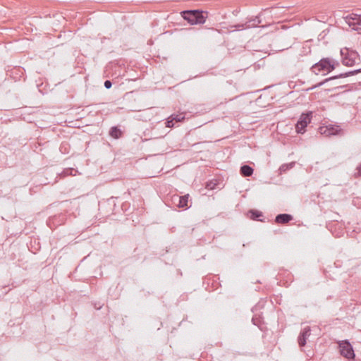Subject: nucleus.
I'll list each match as a JSON object with an SVG mask.
<instances>
[{
  "instance_id": "5",
  "label": "nucleus",
  "mask_w": 361,
  "mask_h": 361,
  "mask_svg": "<svg viewBox=\"0 0 361 361\" xmlns=\"http://www.w3.org/2000/svg\"><path fill=\"white\" fill-rule=\"evenodd\" d=\"M361 73V68L353 70V71H348V72H345V73H340V74L336 75H334V76L327 78L324 79V80L321 81L320 82H319V83L312 86L311 87L308 88L307 90V91L312 90H314V89H316L317 87H321L322 85H324L325 83H326L329 81H331V80H336V79H339V78H347V77H349V76L355 75H356L357 73Z\"/></svg>"
},
{
  "instance_id": "25",
  "label": "nucleus",
  "mask_w": 361,
  "mask_h": 361,
  "mask_svg": "<svg viewBox=\"0 0 361 361\" xmlns=\"http://www.w3.org/2000/svg\"><path fill=\"white\" fill-rule=\"evenodd\" d=\"M360 26H361V16H360V23H359V25H358L359 27H360Z\"/></svg>"
},
{
  "instance_id": "16",
  "label": "nucleus",
  "mask_w": 361,
  "mask_h": 361,
  "mask_svg": "<svg viewBox=\"0 0 361 361\" xmlns=\"http://www.w3.org/2000/svg\"><path fill=\"white\" fill-rule=\"evenodd\" d=\"M248 213L250 214V219L255 221H261L262 220L259 219V217L263 216V214L260 211H257L255 209H250Z\"/></svg>"
},
{
  "instance_id": "22",
  "label": "nucleus",
  "mask_w": 361,
  "mask_h": 361,
  "mask_svg": "<svg viewBox=\"0 0 361 361\" xmlns=\"http://www.w3.org/2000/svg\"><path fill=\"white\" fill-rule=\"evenodd\" d=\"M356 170L357 171L355 173V177L357 178L361 176V164L357 166Z\"/></svg>"
},
{
  "instance_id": "7",
  "label": "nucleus",
  "mask_w": 361,
  "mask_h": 361,
  "mask_svg": "<svg viewBox=\"0 0 361 361\" xmlns=\"http://www.w3.org/2000/svg\"><path fill=\"white\" fill-rule=\"evenodd\" d=\"M320 133L325 136L329 137L331 135H339L342 134L343 130L339 126L329 125L326 126H322L319 128Z\"/></svg>"
},
{
  "instance_id": "13",
  "label": "nucleus",
  "mask_w": 361,
  "mask_h": 361,
  "mask_svg": "<svg viewBox=\"0 0 361 361\" xmlns=\"http://www.w3.org/2000/svg\"><path fill=\"white\" fill-rule=\"evenodd\" d=\"M123 135L122 130L118 126H113L110 128L109 135L114 139L120 138Z\"/></svg>"
},
{
  "instance_id": "21",
  "label": "nucleus",
  "mask_w": 361,
  "mask_h": 361,
  "mask_svg": "<svg viewBox=\"0 0 361 361\" xmlns=\"http://www.w3.org/2000/svg\"><path fill=\"white\" fill-rule=\"evenodd\" d=\"M104 86L106 89H110L112 86V82L111 80H106L104 81Z\"/></svg>"
},
{
  "instance_id": "2",
  "label": "nucleus",
  "mask_w": 361,
  "mask_h": 361,
  "mask_svg": "<svg viewBox=\"0 0 361 361\" xmlns=\"http://www.w3.org/2000/svg\"><path fill=\"white\" fill-rule=\"evenodd\" d=\"M182 17L190 25L203 24L206 16L202 11L187 10L182 12Z\"/></svg>"
},
{
  "instance_id": "19",
  "label": "nucleus",
  "mask_w": 361,
  "mask_h": 361,
  "mask_svg": "<svg viewBox=\"0 0 361 361\" xmlns=\"http://www.w3.org/2000/svg\"><path fill=\"white\" fill-rule=\"evenodd\" d=\"M252 322L254 325L259 326L261 324V318L259 317L254 316L252 319Z\"/></svg>"
},
{
  "instance_id": "18",
  "label": "nucleus",
  "mask_w": 361,
  "mask_h": 361,
  "mask_svg": "<svg viewBox=\"0 0 361 361\" xmlns=\"http://www.w3.org/2000/svg\"><path fill=\"white\" fill-rule=\"evenodd\" d=\"M247 23L246 22L245 23H238V24L231 25V27L234 28V30H242L247 28Z\"/></svg>"
},
{
  "instance_id": "24",
  "label": "nucleus",
  "mask_w": 361,
  "mask_h": 361,
  "mask_svg": "<svg viewBox=\"0 0 361 361\" xmlns=\"http://www.w3.org/2000/svg\"><path fill=\"white\" fill-rule=\"evenodd\" d=\"M66 145V144H64V143H62V144H61V147H60V150H61V152H63V147H65Z\"/></svg>"
},
{
  "instance_id": "1",
  "label": "nucleus",
  "mask_w": 361,
  "mask_h": 361,
  "mask_svg": "<svg viewBox=\"0 0 361 361\" xmlns=\"http://www.w3.org/2000/svg\"><path fill=\"white\" fill-rule=\"evenodd\" d=\"M339 63L330 58H322L317 63L310 68V70L315 75L322 74L326 75L333 71Z\"/></svg>"
},
{
  "instance_id": "8",
  "label": "nucleus",
  "mask_w": 361,
  "mask_h": 361,
  "mask_svg": "<svg viewBox=\"0 0 361 361\" xmlns=\"http://www.w3.org/2000/svg\"><path fill=\"white\" fill-rule=\"evenodd\" d=\"M360 15L357 14H350L345 17V22L348 24L350 27H351L354 30H360L358 27L360 20Z\"/></svg>"
},
{
  "instance_id": "4",
  "label": "nucleus",
  "mask_w": 361,
  "mask_h": 361,
  "mask_svg": "<svg viewBox=\"0 0 361 361\" xmlns=\"http://www.w3.org/2000/svg\"><path fill=\"white\" fill-rule=\"evenodd\" d=\"M312 118V112L307 111L306 113H302L297 123L295 125V130L298 133L303 134L305 132V128L307 125L311 122Z\"/></svg>"
},
{
  "instance_id": "3",
  "label": "nucleus",
  "mask_w": 361,
  "mask_h": 361,
  "mask_svg": "<svg viewBox=\"0 0 361 361\" xmlns=\"http://www.w3.org/2000/svg\"><path fill=\"white\" fill-rule=\"evenodd\" d=\"M341 55L342 63L345 66H353L357 63V61L360 60L358 53L348 48L341 49Z\"/></svg>"
},
{
  "instance_id": "10",
  "label": "nucleus",
  "mask_w": 361,
  "mask_h": 361,
  "mask_svg": "<svg viewBox=\"0 0 361 361\" xmlns=\"http://www.w3.org/2000/svg\"><path fill=\"white\" fill-rule=\"evenodd\" d=\"M310 331H311L310 327L306 326L300 333L298 338V344L300 347L305 345V344L307 343V338L310 335Z\"/></svg>"
},
{
  "instance_id": "14",
  "label": "nucleus",
  "mask_w": 361,
  "mask_h": 361,
  "mask_svg": "<svg viewBox=\"0 0 361 361\" xmlns=\"http://www.w3.org/2000/svg\"><path fill=\"white\" fill-rule=\"evenodd\" d=\"M261 19L259 16L250 18L247 21V27H256L259 23H261Z\"/></svg>"
},
{
  "instance_id": "23",
  "label": "nucleus",
  "mask_w": 361,
  "mask_h": 361,
  "mask_svg": "<svg viewBox=\"0 0 361 361\" xmlns=\"http://www.w3.org/2000/svg\"><path fill=\"white\" fill-rule=\"evenodd\" d=\"M215 183H207V185H206V188L209 189V190H213L215 188Z\"/></svg>"
},
{
  "instance_id": "6",
  "label": "nucleus",
  "mask_w": 361,
  "mask_h": 361,
  "mask_svg": "<svg viewBox=\"0 0 361 361\" xmlns=\"http://www.w3.org/2000/svg\"><path fill=\"white\" fill-rule=\"evenodd\" d=\"M339 351L341 355L347 359H353L355 353L352 345L347 340L343 341L338 344Z\"/></svg>"
},
{
  "instance_id": "11",
  "label": "nucleus",
  "mask_w": 361,
  "mask_h": 361,
  "mask_svg": "<svg viewBox=\"0 0 361 361\" xmlns=\"http://www.w3.org/2000/svg\"><path fill=\"white\" fill-rule=\"evenodd\" d=\"M293 217L289 214H279L275 217V222L279 224H285L293 220Z\"/></svg>"
},
{
  "instance_id": "9",
  "label": "nucleus",
  "mask_w": 361,
  "mask_h": 361,
  "mask_svg": "<svg viewBox=\"0 0 361 361\" xmlns=\"http://www.w3.org/2000/svg\"><path fill=\"white\" fill-rule=\"evenodd\" d=\"M185 119L184 114H172L171 115L166 121V126L167 128H173L175 124L178 122H181Z\"/></svg>"
},
{
  "instance_id": "15",
  "label": "nucleus",
  "mask_w": 361,
  "mask_h": 361,
  "mask_svg": "<svg viewBox=\"0 0 361 361\" xmlns=\"http://www.w3.org/2000/svg\"><path fill=\"white\" fill-rule=\"evenodd\" d=\"M188 195H183L178 197V207L180 208H188Z\"/></svg>"
},
{
  "instance_id": "20",
  "label": "nucleus",
  "mask_w": 361,
  "mask_h": 361,
  "mask_svg": "<svg viewBox=\"0 0 361 361\" xmlns=\"http://www.w3.org/2000/svg\"><path fill=\"white\" fill-rule=\"evenodd\" d=\"M73 171H76L74 169H73V168L66 169L63 171V174L64 176H70V175H73Z\"/></svg>"
},
{
  "instance_id": "12",
  "label": "nucleus",
  "mask_w": 361,
  "mask_h": 361,
  "mask_svg": "<svg viewBox=\"0 0 361 361\" xmlns=\"http://www.w3.org/2000/svg\"><path fill=\"white\" fill-rule=\"evenodd\" d=\"M254 169L249 165L244 164L240 169V173L243 177H250L253 174Z\"/></svg>"
},
{
  "instance_id": "17",
  "label": "nucleus",
  "mask_w": 361,
  "mask_h": 361,
  "mask_svg": "<svg viewBox=\"0 0 361 361\" xmlns=\"http://www.w3.org/2000/svg\"><path fill=\"white\" fill-rule=\"evenodd\" d=\"M295 166V162H290L288 164H283L279 167V173L282 174L286 173L287 171L291 169Z\"/></svg>"
}]
</instances>
